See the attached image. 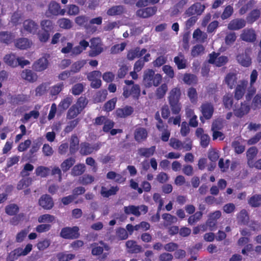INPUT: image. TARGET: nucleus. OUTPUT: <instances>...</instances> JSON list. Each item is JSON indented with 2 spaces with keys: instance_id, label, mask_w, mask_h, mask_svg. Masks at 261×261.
<instances>
[{
  "instance_id": "nucleus-4",
  "label": "nucleus",
  "mask_w": 261,
  "mask_h": 261,
  "mask_svg": "<svg viewBox=\"0 0 261 261\" xmlns=\"http://www.w3.org/2000/svg\"><path fill=\"white\" fill-rule=\"evenodd\" d=\"M66 13V10L61 9V6L59 3L55 2H52L48 5V10L46 12V15L48 17L51 16H63Z\"/></svg>"
},
{
  "instance_id": "nucleus-61",
  "label": "nucleus",
  "mask_w": 261,
  "mask_h": 261,
  "mask_svg": "<svg viewBox=\"0 0 261 261\" xmlns=\"http://www.w3.org/2000/svg\"><path fill=\"white\" fill-rule=\"evenodd\" d=\"M223 105L226 109L230 110L233 104V98L232 95L227 94L223 97Z\"/></svg>"
},
{
  "instance_id": "nucleus-10",
  "label": "nucleus",
  "mask_w": 261,
  "mask_h": 261,
  "mask_svg": "<svg viewBox=\"0 0 261 261\" xmlns=\"http://www.w3.org/2000/svg\"><path fill=\"white\" fill-rule=\"evenodd\" d=\"M218 54L215 53L210 54L208 60L209 63L220 67L227 62L228 58L227 57L222 56L218 57Z\"/></svg>"
},
{
  "instance_id": "nucleus-18",
  "label": "nucleus",
  "mask_w": 261,
  "mask_h": 261,
  "mask_svg": "<svg viewBox=\"0 0 261 261\" xmlns=\"http://www.w3.org/2000/svg\"><path fill=\"white\" fill-rule=\"evenodd\" d=\"M24 30L31 34H35L38 29V24L33 20L28 19L23 23Z\"/></svg>"
},
{
  "instance_id": "nucleus-38",
  "label": "nucleus",
  "mask_w": 261,
  "mask_h": 261,
  "mask_svg": "<svg viewBox=\"0 0 261 261\" xmlns=\"http://www.w3.org/2000/svg\"><path fill=\"white\" fill-rule=\"evenodd\" d=\"M237 79L235 74L229 73L225 77V83L230 89H232L237 83Z\"/></svg>"
},
{
  "instance_id": "nucleus-27",
  "label": "nucleus",
  "mask_w": 261,
  "mask_h": 261,
  "mask_svg": "<svg viewBox=\"0 0 261 261\" xmlns=\"http://www.w3.org/2000/svg\"><path fill=\"white\" fill-rule=\"evenodd\" d=\"M258 152V150L255 147H251L249 148L247 151V158L248 166L251 167H253V159L256 156Z\"/></svg>"
},
{
  "instance_id": "nucleus-32",
  "label": "nucleus",
  "mask_w": 261,
  "mask_h": 261,
  "mask_svg": "<svg viewBox=\"0 0 261 261\" xmlns=\"http://www.w3.org/2000/svg\"><path fill=\"white\" fill-rule=\"evenodd\" d=\"M181 95V91L180 88L175 87L173 88L169 92L168 97L169 101H179Z\"/></svg>"
},
{
  "instance_id": "nucleus-44",
  "label": "nucleus",
  "mask_w": 261,
  "mask_h": 261,
  "mask_svg": "<svg viewBox=\"0 0 261 261\" xmlns=\"http://www.w3.org/2000/svg\"><path fill=\"white\" fill-rule=\"evenodd\" d=\"M75 160L72 158H68L64 161L61 164V168L63 172H66L75 163Z\"/></svg>"
},
{
  "instance_id": "nucleus-13",
  "label": "nucleus",
  "mask_w": 261,
  "mask_h": 261,
  "mask_svg": "<svg viewBox=\"0 0 261 261\" xmlns=\"http://www.w3.org/2000/svg\"><path fill=\"white\" fill-rule=\"evenodd\" d=\"M248 84L247 81H241L237 85L234 91V97L237 100L241 99L244 96Z\"/></svg>"
},
{
  "instance_id": "nucleus-62",
  "label": "nucleus",
  "mask_w": 261,
  "mask_h": 261,
  "mask_svg": "<svg viewBox=\"0 0 261 261\" xmlns=\"http://www.w3.org/2000/svg\"><path fill=\"white\" fill-rule=\"evenodd\" d=\"M187 95L192 103H195L197 100V93L196 89L194 88H190L188 90Z\"/></svg>"
},
{
  "instance_id": "nucleus-60",
  "label": "nucleus",
  "mask_w": 261,
  "mask_h": 261,
  "mask_svg": "<svg viewBox=\"0 0 261 261\" xmlns=\"http://www.w3.org/2000/svg\"><path fill=\"white\" fill-rule=\"evenodd\" d=\"M80 152L82 154L87 155L93 152L92 145L89 143H83L81 144V149Z\"/></svg>"
},
{
  "instance_id": "nucleus-59",
  "label": "nucleus",
  "mask_w": 261,
  "mask_h": 261,
  "mask_svg": "<svg viewBox=\"0 0 261 261\" xmlns=\"http://www.w3.org/2000/svg\"><path fill=\"white\" fill-rule=\"evenodd\" d=\"M88 103V100L85 97L81 96L79 97L74 104L82 112L86 107Z\"/></svg>"
},
{
  "instance_id": "nucleus-57",
  "label": "nucleus",
  "mask_w": 261,
  "mask_h": 261,
  "mask_svg": "<svg viewBox=\"0 0 261 261\" xmlns=\"http://www.w3.org/2000/svg\"><path fill=\"white\" fill-rule=\"evenodd\" d=\"M251 107L253 110H256L261 108V94H256L253 98Z\"/></svg>"
},
{
  "instance_id": "nucleus-14",
  "label": "nucleus",
  "mask_w": 261,
  "mask_h": 261,
  "mask_svg": "<svg viewBox=\"0 0 261 261\" xmlns=\"http://www.w3.org/2000/svg\"><path fill=\"white\" fill-rule=\"evenodd\" d=\"M200 111L203 116L206 119L212 118L214 109L212 104L208 102L203 103L200 107Z\"/></svg>"
},
{
  "instance_id": "nucleus-2",
  "label": "nucleus",
  "mask_w": 261,
  "mask_h": 261,
  "mask_svg": "<svg viewBox=\"0 0 261 261\" xmlns=\"http://www.w3.org/2000/svg\"><path fill=\"white\" fill-rule=\"evenodd\" d=\"M89 45V42L85 40H81L79 44L74 47L72 43L68 42L66 45L62 48L61 52L63 54L70 53L71 55L77 56L85 50Z\"/></svg>"
},
{
  "instance_id": "nucleus-30",
  "label": "nucleus",
  "mask_w": 261,
  "mask_h": 261,
  "mask_svg": "<svg viewBox=\"0 0 261 261\" xmlns=\"http://www.w3.org/2000/svg\"><path fill=\"white\" fill-rule=\"evenodd\" d=\"M57 24L59 27L64 30H69L73 25L72 21L67 18H61L58 20Z\"/></svg>"
},
{
  "instance_id": "nucleus-3",
  "label": "nucleus",
  "mask_w": 261,
  "mask_h": 261,
  "mask_svg": "<svg viewBox=\"0 0 261 261\" xmlns=\"http://www.w3.org/2000/svg\"><path fill=\"white\" fill-rule=\"evenodd\" d=\"M90 47L91 50L89 55L90 57H96L103 51L101 41L99 38H93L90 40Z\"/></svg>"
},
{
  "instance_id": "nucleus-36",
  "label": "nucleus",
  "mask_w": 261,
  "mask_h": 261,
  "mask_svg": "<svg viewBox=\"0 0 261 261\" xmlns=\"http://www.w3.org/2000/svg\"><path fill=\"white\" fill-rule=\"evenodd\" d=\"M155 150V147L153 146L150 148H141L138 149V153L140 155L148 158L153 154Z\"/></svg>"
},
{
  "instance_id": "nucleus-25",
  "label": "nucleus",
  "mask_w": 261,
  "mask_h": 261,
  "mask_svg": "<svg viewBox=\"0 0 261 261\" xmlns=\"http://www.w3.org/2000/svg\"><path fill=\"white\" fill-rule=\"evenodd\" d=\"M237 60L240 64L244 67H248L251 64V58L246 52H243L237 55Z\"/></svg>"
},
{
  "instance_id": "nucleus-31",
  "label": "nucleus",
  "mask_w": 261,
  "mask_h": 261,
  "mask_svg": "<svg viewBox=\"0 0 261 261\" xmlns=\"http://www.w3.org/2000/svg\"><path fill=\"white\" fill-rule=\"evenodd\" d=\"M33 246L31 244H28L23 249L22 248H18L14 250V254L17 256H25L30 253L32 250Z\"/></svg>"
},
{
  "instance_id": "nucleus-33",
  "label": "nucleus",
  "mask_w": 261,
  "mask_h": 261,
  "mask_svg": "<svg viewBox=\"0 0 261 261\" xmlns=\"http://www.w3.org/2000/svg\"><path fill=\"white\" fill-rule=\"evenodd\" d=\"M124 12V8L122 6H113L107 11V14L109 16L121 15Z\"/></svg>"
},
{
  "instance_id": "nucleus-19",
  "label": "nucleus",
  "mask_w": 261,
  "mask_h": 261,
  "mask_svg": "<svg viewBox=\"0 0 261 261\" xmlns=\"http://www.w3.org/2000/svg\"><path fill=\"white\" fill-rule=\"evenodd\" d=\"M246 25V21L243 19H234L230 21L228 24V29L230 30H238L244 28Z\"/></svg>"
},
{
  "instance_id": "nucleus-63",
  "label": "nucleus",
  "mask_w": 261,
  "mask_h": 261,
  "mask_svg": "<svg viewBox=\"0 0 261 261\" xmlns=\"http://www.w3.org/2000/svg\"><path fill=\"white\" fill-rule=\"evenodd\" d=\"M249 204L254 207H257L261 205V195H255L250 198L249 201Z\"/></svg>"
},
{
  "instance_id": "nucleus-11",
  "label": "nucleus",
  "mask_w": 261,
  "mask_h": 261,
  "mask_svg": "<svg viewBox=\"0 0 261 261\" xmlns=\"http://www.w3.org/2000/svg\"><path fill=\"white\" fill-rule=\"evenodd\" d=\"M250 106L245 102H241L240 105L236 106L233 112L235 116L241 118L247 115L250 111Z\"/></svg>"
},
{
  "instance_id": "nucleus-15",
  "label": "nucleus",
  "mask_w": 261,
  "mask_h": 261,
  "mask_svg": "<svg viewBox=\"0 0 261 261\" xmlns=\"http://www.w3.org/2000/svg\"><path fill=\"white\" fill-rule=\"evenodd\" d=\"M157 8L156 7L141 9L137 11V15L142 18H147L155 14Z\"/></svg>"
},
{
  "instance_id": "nucleus-6",
  "label": "nucleus",
  "mask_w": 261,
  "mask_h": 261,
  "mask_svg": "<svg viewBox=\"0 0 261 261\" xmlns=\"http://www.w3.org/2000/svg\"><path fill=\"white\" fill-rule=\"evenodd\" d=\"M79 228L77 226L72 227H66L61 229L60 235L64 239H74L79 237Z\"/></svg>"
},
{
  "instance_id": "nucleus-53",
  "label": "nucleus",
  "mask_w": 261,
  "mask_h": 261,
  "mask_svg": "<svg viewBox=\"0 0 261 261\" xmlns=\"http://www.w3.org/2000/svg\"><path fill=\"white\" fill-rule=\"evenodd\" d=\"M18 206L15 204H9L5 207V212L10 216L15 215L18 212Z\"/></svg>"
},
{
  "instance_id": "nucleus-46",
  "label": "nucleus",
  "mask_w": 261,
  "mask_h": 261,
  "mask_svg": "<svg viewBox=\"0 0 261 261\" xmlns=\"http://www.w3.org/2000/svg\"><path fill=\"white\" fill-rule=\"evenodd\" d=\"M86 64V60H82L74 63L71 67L70 72L76 73L80 71L81 69Z\"/></svg>"
},
{
  "instance_id": "nucleus-9",
  "label": "nucleus",
  "mask_w": 261,
  "mask_h": 261,
  "mask_svg": "<svg viewBox=\"0 0 261 261\" xmlns=\"http://www.w3.org/2000/svg\"><path fill=\"white\" fill-rule=\"evenodd\" d=\"M140 87L139 85H133L130 88L129 87H124L123 88V96L125 98H128L132 95L135 98H138L140 95Z\"/></svg>"
},
{
  "instance_id": "nucleus-50",
  "label": "nucleus",
  "mask_w": 261,
  "mask_h": 261,
  "mask_svg": "<svg viewBox=\"0 0 261 261\" xmlns=\"http://www.w3.org/2000/svg\"><path fill=\"white\" fill-rule=\"evenodd\" d=\"M162 217L163 219L165 221L166 225H169L173 223H175L177 221V219L176 217L168 213L163 214Z\"/></svg>"
},
{
  "instance_id": "nucleus-58",
  "label": "nucleus",
  "mask_w": 261,
  "mask_h": 261,
  "mask_svg": "<svg viewBox=\"0 0 261 261\" xmlns=\"http://www.w3.org/2000/svg\"><path fill=\"white\" fill-rule=\"evenodd\" d=\"M94 180V177L89 174H85L80 177L79 182L80 184L87 185L93 182Z\"/></svg>"
},
{
  "instance_id": "nucleus-1",
  "label": "nucleus",
  "mask_w": 261,
  "mask_h": 261,
  "mask_svg": "<svg viewBox=\"0 0 261 261\" xmlns=\"http://www.w3.org/2000/svg\"><path fill=\"white\" fill-rule=\"evenodd\" d=\"M143 84L146 88H150L152 86L157 87L161 82L162 75L150 69L145 70L143 73Z\"/></svg>"
},
{
  "instance_id": "nucleus-5",
  "label": "nucleus",
  "mask_w": 261,
  "mask_h": 261,
  "mask_svg": "<svg viewBox=\"0 0 261 261\" xmlns=\"http://www.w3.org/2000/svg\"><path fill=\"white\" fill-rule=\"evenodd\" d=\"M148 211V207L145 205L139 206L129 205L124 207V212L127 214H133L137 217L142 214H145Z\"/></svg>"
},
{
  "instance_id": "nucleus-64",
  "label": "nucleus",
  "mask_w": 261,
  "mask_h": 261,
  "mask_svg": "<svg viewBox=\"0 0 261 261\" xmlns=\"http://www.w3.org/2000/svg\"><path fill=\"white\" fill-rule=\"evenodd\" d=\"M48 88V85L46 83H43L38 86L35 90V95L37 96H40L43 95L46 91Z\"/></svg>"
},
{
  "instance_id": "nucleus-17",
  "label": "nucleus",
  "mask_w": 261,
  "mask_h": 261,
  "mask_svg": "<svg viewBox=\"0 0 261 261\" xmlns=\"http://www.w3.org/2000/svg\"><path fill=\"white\" fill-rule=\"evenodd\" d=\"M127 251L130 253H138L142 251V247L134 240L127 241L125 243Z\"/></svg>"
},
{
  "instance_id": "nucleus-29",
  "label": "nucleus",
  "mask_w": 261,
  "mask_h": 261,
  "mask_svg": "<svg viewBox=\"0 0 261 261\" xmlns=\"http://www.w3.org/2000/svg\"><path fill=\"white\" fill-rule=\"evenodd\" d=\"M73 98L71 95H67L61 100L58 105L59 109L62 111L67 109L72 103Z\"/></svg>"
},
{
  "instance_id": "nucleus-12",
  "label": "nucleus",
  "mask_w": 261,
  "mask_h": 261,
  "mask_svg": "<svg viewBox=\"0 0 261 261\" xmlns=\"http://www.w3.org/2000/svg\"><path fill=\"white\" fill-rule=\"evenodd\" d=\"M196 137L200 140V145L202 147H206L210 142V138L209 136L204 133L203 128L199 127L197 128L195 132Z\"/></svg>"
},
{
  "instance_id": "nucleus-55",
  "label": "nucleus",
  "mask_w": 261,
  "mask_h": 261,
  "mask_svg": "<svg viewBox=\"0 0 261 261\" xmlns=\"http://www.w3.org/2000/svg\"><path fill=\"white\" fill-rule=\"evenodd\" d=\"M260 15V11L258 10H254L251 11L247 17V20L249 23H253L258 19Z\"/></svg>"
},
{
  "instance_id": "nucleus-26",
  "label": "nucleus",
  "mask_w": 261,
  "mask_h": 261,
  "mask_svg": "<svg viewBox=\"0 0 261 261\" xmlns=\"http://www.w3.org/2000/svg\"><path fill=\"white\" fill-rule=\"evenodd\" d=\"M18 57H16L14 54L11 53L7 54L4 57V62L13 67L18 66Z\"/></svg>"
},
{
  "instance_id": "nucleus-23",
  "label": "nucleus",
  "mask_w": 261,
  "mask_h": 261,
  "mask_svg": "<svg viewBox=\"0 0 261 261\" xmlns=\"http://www.w3.org/2000/svg\"><path fill=\"white\" fill-rule=\"evenodd\" d=\"M241 38L247 42L254 41L256 39L254 31L252 29H245L240 36Z\"/></svg>"
},
{
  "instance_id": "nucleus-43",
  "label": "nucleus",
  "mask_w": 261,
  "mask_h": 261,
  "mask_svg": "<svg viewBox=\"0 0 261 261\" xmlns=\"http://www.w3.org/2000/svg\"><path fill=\"white\" fill-rule=\"evenodd\" d=\"M168 90V86L166 84L161 85L155 91V96L158 99L163 98Z\"/></svg>"
},
{
  "instance_id": "nucleus-51",
  "label": "nucleus",
  "mask_w": 261,
  "mask_h": 261,
  "mask_svg": "<svg viewBox=\"0 0 261 261\" xmlns=\"http://www.w3.org/2000/svg\"><path fill=\"white\" fill-rule=\"evenodd\" d=\"M36 174L42 177L47 176L49 173L50 170L48 168L44 166H39L36 169Z\"/></svg>"
},
{
  "instance_id": "nucleus-21",
  "label": "nucleus",
  "mask_w": 261,
  "mask_h": 261,
  "mask_svg": "<svg viewBox=\"0 0 261 261\" xmlns=\"http://www.w3.org/2000/svg\"><path fill=\"white\" fill-rule=\"evenodd\" d=\"M32 41L26 38H21L15 41V46L20 49H27L32 45Z\"/></svg>"
},
{
  "instance_id": "nucleus-56",
  "label": "nucleus",
  "mask_w": 261,
  "mask_h": 261,
  "mask_svg": "<svg viewBox=\"0 0 261 261\" xmlns=\"http://www.w3.org/2000/svg\"><path fill=\"white\" fill-rule=\"evenodd\" d=\"M238 222L245 224L247 223L249 217L245 210H242L237 216Z\"/></svg>"
},
{
  "instance_id": "nucleus-34",
  "label": "nucleus",
  "mask_w": 261,
  "mask_h": 261,
  "mask_svg": "<svg viewBox=\"0 0 261 261\" xmlns=\"http://www.w3.org/2000/svg\"><path fill=\"white\" fill-rule=\"evenodd\" d=\"M15 36L8 32H0V41L2 42L9 44L12 42Z\"/></svg>"
},
{
  "instance_id": "nucleus-24",
  "label": "nucleus",
  "mask_w": 261,
  "mask_h": 261,
  "mask_svg": "<svg viewBox=\"0 0 261 261\" xmlns=\"http://www.w3.org/2000/svg\"><path fill=\"white\" fill-rule=\"evenodd\" d=\"M88 21V18L85 15H80L75 17L74 21L76 24L80 26L85 25V28L88 32H94L95 31V29L92 28L91 30V27L90 25H86L85 23Z\"/></svg>"
},
{
  "instance_id": "nucleus-39",
  "label": "nucleus",
  "mask_w": 261,
  "mask_h": 261,
  "mask_svg": "<svg viewBox=\"0 0 261 261\" xmlns=\"http://www.w3.org/2000/svg\"><path fill=\"white\" fill-rule=\"evenodd\" d=\"M207 37V34L199 29H196L193 34V38L199 42H204Z\"/></svg>"
},
{
  "instance_id": "nucleus-49",
  "label": "nucleus",
  "mask_w": 261,
  "mask_h": 261,
  "mask_svg": "<svg viewBox=\"0 0 261 261\" xmlns=\"http://www.w3.org/2000/svg\"><path fill=\"white\" fill-rule=\"evenodd\" d=\"M32 182V178L30 177L24 178L21 179L17 185V189L18 190H22L29 187Z\"/></svg>"
},
{
  "instance_id": "nucleus-41",
  "label": "nucleus",
  "mask_w": 261,
  "mask_h": 261,
  "mask_svg": "<svg viewBox=\"0 0 261 261\" xmlns=\"http://www.w3.org/2000/svg\"><path fill=\"white\" fill-rule=\"evenodd\" d=\"M81 113V110L74 104L68 110L67 114V118L69 119H73Z\"/></svg>"
},
{
  "instance_id": "nucleus-35",
  "label": "nucleus",
  "mask_w": 261,
  "mask_h": 261,
  "mask_svg": "<svg viewBox=\"0 0 261 261\" xmlns=\"http://www.w3.org/2000/svg\"><path fill=\"white\" fill-rule=\"evenodd\" d=\"M174 61L177 66L178 69H185L186 67L187 61L185 59L184 55L179 54L177 57L174 58Z\"/></svg>"
},
{
  "instance_id": "nucleus-37",
  "label": "nucleus",
  "mask_w": 261,
  "mask_h": 261,
  "mask_svg": "<svg viewBox=\"0 0 261 261\" xmlns=\"http://www.w3.org/2000/svg\"><path fill=\"white\" fill-rule=\"evenodd\" d=\"M118 190V187H112L109 190H108L106 187H102L100 193L103 197H109L111 195H115Z\"/></svg>"
},
{
  "instance_id": "nucleus-8",
  "label": "nucleus",
  "mask_w": 261,
  "mask_h": 261,
  "mask_svg": "<svg viewBox=\"0 0 261 261\" xmlns=\"http://www.w3.org/2000/svg\"><path fill=\"white\" fill-rule=\"evenodd\" d=\"M48 57L43 56L36 61L32 65L33 69L37 72H42L47 68L49 64Z\"/></svg>"
},
{
  "instance_id": "nucleus-54",
  "label": "nucleus",
  "mask_w": 261,
  "mask_h": 261,
  "mask_svg": "<svg viewBox=\"0 0 261 261\" xmlns=\"http://www.w3.org/2000/svg\"><path fill=\"white\" fill-rule=\"evenodd\" d=\"M169 103L172 113L174 114H178L181 109V105L179 102V101H169Z\"/></svg>"
},
{
  "instance_id": "nucleus-40",
  "label": "nucleus",
  "mask_w": 261,
  "mask_h": 261,
  "mask_svg": "<svg viewBox=\"0 0 261 261\" xmlns=\"http://www.w3.org/2000/svg\"><path fill=\"white\" fill-rule=\"evenodd\" d=\"M38 221L40 223H54L55 221V217L50 214H44L40 216L38 218Z\"/></svg>"
},
{
  "instance_id": "nucleus-42",
  "label": "nucleus",
  "mask_w": 261,
  "mask_h": 261,
  "mask_svg": "<svg viewBox=\"0 0 261 261\" xmlns=\"http://www.w3.org/2000/svg\"><path fill=\"white\" fill-rule=\"evenodd\" d=\"M79 140L75 136H72L71 138L70 143V152L71 154L74 153L79 148Z\"/></svg>"
},
{
  "instance_id": "nucleus-48",
  "label": "nucleus",
  "mask_w": 261,
  "mask_h": 261,
  "mask_svg": "<svg viewBox=\"0 0 261 261\" xmlns=\"http://www.w3.org/2000/svg\"><path fill=\"white\" fill-rule=\"evenodd\" d=\"M204 53V48L202 45H196L194 46L191 50V56L193 57L201 55Z\"/></svg>"
},
{
  "instance_id": "nucleus-22",
  "label": "nucleus",
  "mask_w": 261,
  "mask_h": 261,
  "mask_svg": "<svg viewBox=\"0 0 261 261\" xmlns=\"http://www.w3.org/2000/svg\"><path fill=\"white\" fill-rule=\"evenodd\" d=\"M21 77L31 83L36 82L38 79L37 74L31 70L24 69L21 73Z\"/></svg>"
},
{
  "instance_id": "nucleus-28",
  "label": "nucleus",
  "mask_w": 261,
  "mask_h": 261,
  "mask_svg": "<svg viewBox=\"0 0 261 261\" xmlns=\"http://www.w3.org/2000/svg\"><path fill=\"white\" fill-rule=\"evenodd\" d=\"M134 111L133 108L130 106H125L124 108H119L116 111L117 117L124 118L129 116Z\"/></svg>"
},
{
  "instance_id": "nucleus-45",
  "label": "nucleus",
  "mask_w": 261,
  "mask_h": 261,
  "mask_svg": "<svg viewBox=\"0 0 261 261\" xmlns=\"http://www.w3.org/2000/svg\"><path fill=\"white\" fill-rule=\"evenodd\" d=\"M66 12L69 16H75L80 13V8L75 5L70 4L67 6Z\"/></svg>"
},
{
  "instance_id": "nucleus-16",
  "label": "nucleus",
  "mask_w": 261,
  "mask_h": 261,
  "mask_svg": "<svg viewBox=\"0 0 261 261\" xmlns=\"http://www.w3.org/2000/svg\"><path fill=\"white\" fill-rule=\"evenodd\" d=\"M39 203L41 206L46 210H50L54 206L53 200L48 195H42L39 200Z\"/></svg>"
},
{
  "instance_id": "nucleus-52",
  "label": "nucleus",
  "mask_w": 261,
  "mask_h": 261,
  "mask_svg": "<svg viewBox=\"0 0 261 261\" xmlns=\"http://www.w3.org/2000/svg\"><path fill=\"white\" fill-rule=\"evenodd\" d=\"M85 166L84 164H78L73 167L71 171V174L73 176H79L85 171Z\"/></svg>"
},
{
  "instance_id": "nucleus-47",
  "label": "nucleus",
  "mask_w": 261,
  "mask_h": 261,
  "mask_svg": "<svg viewBox=\"0 0 261 261\" xmlns=\"http://www.w3.org/2000/svg\"><path fill=\"white\" fill-rule=\"evenodd\" d=\"M224 120L223 118H218L215 119L212 123L211 130H221L224 127Z\"/></svg>"
},
{
  "instance_id": "nucleus-20",
  "label": "nucleus",
  "mask_w": 261,
  "mask_h": 261,
  "mask_svg": "<svg viewBox=\"0 0 261 261\" xmlns=\"http://www.w3.org/2000/svg\"><path fill=\"white\" fill-rule=\"evenodd\" d=\"M147 136L148 132L145 128L139 127L135 130L134 138L138 142H141L145 140Z\"/></svg>"
},
{
  "instance_id": "nucleus-7",
  "label": "nucleus",
  "mask_w": 261,
  "mask_h": 261,
  "mask_svg": "<svg viewBox=\"0 0 261 261\" xmlns=\"http://www.w3.org/2000/svg\"><path fill=\"white\" fill-rule=\"evenodd\" d=\"M101 72L97 70L91 71L87 74V77L91 82L90 85L92 88L97 89L101 86Z\"/></svg>"
}]
</instances>
